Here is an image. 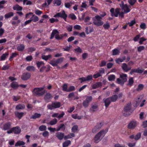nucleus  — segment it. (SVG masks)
Segmentation results:
<instances>
[{"label": "nucleus", "mask_w": 147, "mask_h": 147, "mask_svg": "<svg viewBox=\"0 0 147 147\" xmlns=\"http://www.w3.org/2000/svg\"><path fill=\"white\" fill-rule=\"evenodd\" d=\"M108 129H106L105 130H102L97 134L94 138V142L95 143H98L105 136L108 132Z\"/></svg>", "instance_id": "f257e3e1"}, {"label": "nucleus", "mask_w": 147, "mask_h": 147, "mask_svg": "<svg viewBox=\"0 0 147 147\" xmlns=\"http://www.w3.org/2000/svg\"><path fill=\"white\" fill-rule=\"evenodd\" d=\"M132 111L131 103L127 104L124 108L123 115L125 117L128 116L131 113Z\"/></svg>", "instance_id": "f03ea898"}, {"label": "nucleus", "mask_w": 147, "mask_h": 147, "mask_svg": "<svg viewBox=\"0 0 147 147\" xmlns=\"http://www.w3.org/2000/svg\"><path fill=\"white\" fill-rule=\"evenodd\" d=\"M127 75L126 74H121L120 76V78H118L117 79V82L118 84L122 85L124 83L127 81Z\"/></svg>", "instance_id": "7ed1b4c3"}, {"label": "nucleus", "mask_w": 147, "mask_h": 147, "mask_svg": "<svg viewBox=\"0 0 147 147\" xmlns=\"http://www.w3.org/2000/svg\"><path fill=\"white\" fill-rule=\"evenodd\" d=\"M61 106L60 102H53L51 104H49L47 105V107L48 109L52 110L55 109L59 108Z\"/></svg>", "instance_id": "20e7f679"}, {"label": "nucleus", "mask_w": 147, "mask_h": 147, "mask_svg": "<svg viewBox=\"0 0 147 147\" xmlns=\"http://www.w3.org/2000/svg\"><path fill=\"white\" fill-rule=\"evenodd\" d=\"M43 87L35 88H34L33 92L34 94L36 96H42L44 94V92L42 91L43 90Z\"/></svg>", "instance_id": "39448f33"}, {"label": "nucleus", "mask_w": 147, "mask_h": 147, "mask_svg": "<svg viewBox=\"0 0 147 147\" xmlns=\"http://www.w3.org/2000/svg\"><path fill=\"white\" fill-rule=\"evenodd\" d=\"M59 31L56 29L53 30L50 37V39H52L53 38L54 36H55V38L58 40H60V35L59 34Z\"/></svg>", "instance_id": "423d86ee"}, {"label": "nucleus", "mask_w": 147, "mask_h": 147, "mask_svg": "<svg viewBox=\"0 0 147 147\" xmlns=\"http://www.w3.org/2000/svg\"><path fill=\"white\" fill-rule=\"evenodd\" d=\"M51 68V67L49 65H47L46 66L44 65L40 68L39 71L41 73L47 72L50 71Z\"/></svg>", "instance_id": "0eeeda50"}, {"label": "nucleus", "mask_w": 147, "mask_h": 147, "mask_svg": "<svg viewBox=\"0 0 147 147\" xmlns=\"http://www.w3.org/2000/svg\"><path fill=\"white\" fill-rule=\"evenodd\" d=\"M53 17L55 18L61 17L63 18H66L67 17V15L65 13L64 10H62L55 15Z\"/></svg>", "instance_id": "6e6552de"}, {"label": "nucleus", "mask_w": 147, "mask_h": 147, "mask_svg": "<svg viewBox=\"0 0 147 147\" xmlns=\"http://www.w3.org/2000/svg\"><path fill=\"white\" fill-rule=\"evenodd\" d=\"M119 9L117 8L115 11L114 9L112 8L110 10V12L111 13V16L113 17H117L118 16L119 13Z\"/></svg>", "instance_id": "1a4fd4ad"}, {"label": "nucleus", "mask_w": 147, "mask_h": 147, "mask_svg": "<svg viewBox=\"0 0 147 147\" xmlns=\"http://www.w3.org/2000/svg\"><path fill=\"white\" fill-rule=\"evenodd\" d=\"M138 122L136 121H131L128 124L127 128L129 129H134L137 126Z\"/></svg>", "instance_id": "9d476101"}, {"label": "nucleus", "mask_w": 147, "mask_h": 147, "mask_svg": "<svg viewBox=\"0 0 147 147\" xmlns=\"http://www.w3.org/2000/svg\"><path fill=\"white\" fill-rule=\"evenodd\" d=\"M103 125L102 122L97 123L96 125L94 127L92 130L93 133H96L97 131L99 130Z\"/></svg>", "instance_id": "9b49d317"}, {"label": "nucleus", "mask_w": 147, "mask_h": 147, "mask_svg": "<svg viewBox=\"0 0 147 147\" xmlns=\"http://www.w3.org/2000/svg\"><path fill=\"white\" fill-rule=\"evenodd\" d=\"M31 76V74L29 72L23 73L21 76V79L25 81L28 80Z\"/></svg>", "instance_id": "f8f14e48"}, {"label": "nucleus", "mask_w": 147, "mask_h": 147, "mask_svg": "<svg viewBox=\"0 0 147 147\" xmlns=\"http://www.w3.org/2000/svg\"><path fill=\"white\" fill-rule=\"evenodd\" d=\"M144 70V69H140V68L138 67L136 69H131L130 72V74L131 75H132L134 73L142 74Z\"/></svg>", "instance_id": "ddd939ff"}, {"label": "nucleus", "mask_w": 147, "mask_h": 147, "mask_svg": "<svg viewBox=\"0 0 147 147\" xmlns=\"http://www.w3.org/2000/svg\"><path fill=\"white\" fill-rule=\"evenodd\" d=\"M93 23L95 25L97 26L102 25L103 24V22L101 21V19H93Z\"/></svg>", "instance_id": "4468645a"}, {"label": "nucleus", "mask_w": 147, "mask_h": 147, "mask_svg": "<svg viewBox=\"0 0 147 147\" xmlns=\"http://www.w3.org/2000/svg\"><path fill=\"white\" fill-rule=\"evenodd\" d=\"M11 124V122L9 121L5 123L3 125V129L4 131L8 130L10 128Z\"/></svg>", "instance_id": "2eb2a0df"}, {"label": "nucleus", "mask_w": 147, "mask_h": 147, "mask_svg": "<svg viewBox=\"0 0 147 147\" xmlns=\"http://www.w3.org/2000/svg\"><path fill=\"white\" fill-rule=\"evenodd\" d=\"M121 67L125 72H127L131 69V67H128L126 63H123Z\"/></svg>", "instance_id": "dca6fc26"}, {"label": "nucleus", "mask_w": 147, "mask_h": 147, "mask_svg": "<svg viewBox=\"0 0 147 147\" xmlns=\"http://www.w3.org/2000/svg\"><path fill=\"white\" fill-rule=\"evenodd\" d=\"M26 18H38L37 16H35L33 13L31 12H30L26 14Z\"/></svg>", "instance_id": "f3484780"}, {"label": "nucleus", "mask_w": 147, "mask_h": 147, "mask_svg": "<svg viewBox=\"0 0 147 147\" xmlns=\"http://www.w3.org/2000/svg\"><path fill=\"white\" fill-rule=\"evenodd\" d=\"M10 86L14 90L17 89L19 87L18 83L16 82L13 81L10 84Z\"/></svg>", "instance_id": "a211bd4d"}, {"label": "nucleus", "mask_w": 147, "mask_h": 147, "mask_svg": "<svg viewBox=\"0 0 147 147\" xmlns=\"http://www.w3.org/2000/svg\"><path fill=\"white\" fill-rule=\"evenodd\" d=\"M105 104V106L106 108L108 107L110 105L111 101L109 97L105 99L104 98L103 100Z\"/></svg>", "instance_id": "6ab92c4d"}, {"label": "nucleus", "mask_w": 147, "mask_h": 147, "mask_svg": "<svg viewBox=\"0 0 147 147\" xmlns=\"http://www.w3.org/2000/svg\"><path fill=\"white\" fill-rule=\"evenodd\" d=\"M13 132L15 134H19L20 133L21 129L19 126H16L13 127Z\"/></svg>", "instance_id": "aec40b11"}, {"label": "nucleus", "mask_w": 147, "mask_h": 147, "mask_svg": "<svg viewBox=\"0 0 147 147\" xmlns=\"http://www.w3.org/2000/svg\"><path fill=\"white\" fill-rule=\"evenodd\" d=\"M56 136L59 140H62L64 138V134L62 132H58L56 134Z\"/></svg>", "instance_id": "412c9836"}, {"label": "nucleus", "mask_w": 147, "mask_h": 147, "mask_svg": "<svg viewBox=\"0 0 147 147\" xmlns=\"http://www.w3.org/2000/svg\"><path fill=\"white\" fill-rule=\"evenodd\" d=\"M41 114L40 113H36L31 117L30 118L31 119H39L40 118L41 116Z\"/></svg>", "instance_id": "4be33fe9"}, {"label": "nucleus", "mask_w": 147, "mask_h": 147, "mask_svg": "<svg viewBox=\"0 0 147 147\" xmlns=\"http://www.w3.org/2000/svg\"><path fill=\"white\" fill-rule=\"evenodd\" d=\"M102 85V83L101 82H97L92 85V88L93 89H96L97 88L101 87Z\"/></svg>", "instance_id": "5701e85b"}, {"label": "nucleus", "mask_w": 147, "mask_h": 147, "mask_svg": "<svg viewBox=\"0 0 147 147\" xmlns=\"http://www.w3.org/2000/svg\"><path fill=\"white\" fill-rule=\"evenodd\" d=\"M52 55H42L41 56V58L42 59L45 60L46 61H47L49 59H51L52 58Z\"/></svg>", "instance_id": "b1692460"}, {"label": "nucleus", "mask_w": 147, "mask_h": 147, "mask_svg": "<svg viewBox=\"0 0 147 147\" xmlns=\"http://www.w3.org/2000/svg\"><path fill=\"white\" fill-rule=\"evenodd\" d=\"M45 63L42 61H38L36 63V65L38 68L40 69V68L45 65Z\"/></svg>", "instance_id": "393cba45"}, {"label": "nucleus", "mask_w": 147, "mask_h": 147, "mask_svg": "<svg viewBox=\"0 0 147 147\" xmlns=\"http://www.w3.org/2000/svg\"><path fill=\"white\" fill-rule=\"evenodd\" d=\"M15 116L18 117L19 119H20L23 116L24 113L23 112H19L15 111L14 113Z\"/></svg>", "instance_id": "a878e982"}, {"label": "nucleus", "mask_w": 147, "mask_h": 147, "mask_svg": "<svg viewBox=\"0 0 147 147\" xmlns=\"http://www.w3.org/2000/svg\"><path fill=\"white\" fill-rule=\"evenodd\" d=\"M122 9L124 11L123 12L125 13H126L129 12L131 10L130 9L127 4H125L124 7Z\"/></svg>", "instance_id": "bb28decb"}, {"label": "nucleus", "mask_w": 147, "mask_h": 147, "mask_svg": "<svg viewBox=\"0 0 147 147\" xmlns=\"http://www.w3.org/2000/svg\"><path fill=\"white\" fill-rule=\"evenodd\" d=\"M111 102H115L117 100L118 96L116 94L113 95L109 97Z\"/></svg>", "instance_id": "cd10ccee"}, {"label": "nucleus", "mask_w": 147, "mask_h": 147, "mask_svg": "<svg viewBox=\"0 0 147 147\" xmlns=\"http://www.w3.org/2000/svg\"><path fill=\"white\" fill-rule=\"evenodd\" d=\"M25 107V105L24 104H20L17 105L16 107V109L17 110L23 109Z\"/></svg>", "instance_id": "c85d7f7f"}, {"label": "nucleus", "mask_w": 147, "mask_h": 147, "mask_svg": "<svg viewBox=\"0 0 147 147\" xmlns=\"http://www.w3.org/2000/svg\"><path fill=\"white\" fill-rule=\"evenodd\" d=\"M25 48L24 45L22 44H20L17 47V50L19 51H23Z\"/></svg>", "instance_id": "c756f323"}, {"label": "nucleus", "mask_w": 147, "mask_h": 147, "mask_svg": "<svg viewBox=\"0 0 147 147\" xmlns=\"http://www.w3.org/2000/svg\"><path fill=\"white\" fill-rule=\"evenodd\" d=\"M25 144V143L23 141L20 140L18 141L15 144V146L17 147L20 146H21L24 145Z\"/></svg>", "instance_id": "7c9ffc66"}, {"label": "nucleus", "mask_w": 147, "mask_h": 147, "mask_svg": "<svg viewBox=\"0 0 147 147\" xmlns=\"http://www.w3.org/2000/svg\"><path fill=\"white\" fill-rule=\"evenodd\" d=\"M112 52V55L113 56L118 55L120 53L119 50L117 49H115L113 50Z\"/></svg>", "instance_id": "2f4dec72"}, {"label": "nucleus", "mask_w": 147, "mask_h": 147, "mask_svg": "<svg viewBox=\"0 0 147 147\" xmlns=\"http://www.w3.org/2000/svg\"><path fill=\"white\" fill-rule=\"evenodd\" d=\"M71 144L70 140H67L63 143V147H67Z\"/></svg>", "instance_id": "473e14b6"}, {"label": "nucleus", "mask_w": 147, "mask_h": 147, "mask_svg": "<svg viewBox=\"0 0 147 147\" xmlns=\"http://www.w3.org/2000/svg\"><path fill=\"white\" fill-rule=\"evenodd\" d=\"M36 68L33 66H28L26 68V70L28 71H34L35 70Z\"/></svg>", "instance_id": "72a5a7b5"}, {"label": "nucleus", "mask_w": 147, "mask_h": 147, "mask_svg": "<svg viewBox=\"0 0 147 147\" xmlns=\"http://www.w3.org/2000/svg\"><path fill=\"white\" fill-rule=\"evenodd\" d=\"M134 83V80L133 78H130L128 80V83L127 84V85L130 86H132Z\"/></svg>", "instance_id": "f704fd0d"}, {"label": "nucleus", "mask_w": 147, "mask_h": 147, "mask_svg": "<svg viewBox=\"0 0 147 147\" xmlns=\"http://www.w3.org/2000/svg\"><path fill=\"white\" fill-rule=\"evenodd\" d=\"M18 55V54L16 52L12 53L10 57L9 60L10 61H12L13 59L16 57Z\"/></svg>", "instance_id": "c9c22d12"}, {"label": "nucleus", "mask_w": 147, "mask_h": 147, "mask_svg": "<svg viewBox=\"0 0 147 147\" xmlns=\"http://www.w3.org/2000/svg\"><path fill=\"white\" fill-rule=\"evenodd\" d=\"M13 9L17 11H21L22 9V7L18 5H16L13 7Z\"/></svg>", "instance_id": "e433bc0d"}, {"label": "nucleus", "mask_w": 147, "mask_h": 147, "mask_svg": "<svg viewBox=\"0 0 147 147\" xmlns=\"http://www.w3.org/2000/svg\"><path fill=\"white\" fill-rule=\"evenodd\" d=\"M49 63L53 67L56 66H57L58 64L56 60L55 61L54 60H52L50 61V62Z\"/></svg>", "instance_id": "4c0bfd02"}, {"label": "nucleus", "mask_w": 147, "mask_h": 147, "mask_svg": "<svg viewBox=\"0 0 147 147\" xmlns=\"http://www.w3.org/2000/svg\"><path fill=\"white\" fill-rule=\"evenodd\" d=\"M13 15V13L12 12H10L6 14L5 15V18H11V16Z\"/></svg>", "instance_id": "58836bf2"}, {"label": "nucleus", "mask_w": 147, "mask_h": 147, "mask_svg": "<svg viewBox=\"0 0 147 147\" xmlns=\"http://www.w3.org/2000/svg\"><path fill=\"white\" fill-rule=\"evenodd\" d=\"M9 55L8 53H5L3 54L1 57V60L3 61L5 60L6 57Z\"/></svg>", "instance_id": "ea45409f"}, {"label": "nucleus", "mask_w": 147, "mask_h": 147, "mask_svg": "<svg viewBox=\"0 0 147 147\" xmlns=\"http://www.w3.org/2000/svg\"><path fill=\"white\" fill-rule=\"evenodd\" d=\"M144 86L143 84H140L138 85V87L136 89V90L138 91H141L143 88Z\"/></svg>", "instance_id": "a19ab883"}, {"label": "nucleus", "mask_w": 147, "mask_h": 147, "mask_svg": "<svg viewBox=\"0 0 147 147\" xmlns=\"http://www.w3.org/2000/svg\"><path fill=\"white\" fill-rule=\"evenodd\" d=\"M141 133L139 132L136 134L135 136L134 139L135 140L137 141L139 140L141 137Z\"/></svg>", "instance_id": "79ce46f5"}, {"label": "nucleus", "mask_w": 147, "mask_h": 147, "mask_svg": "<svg viewBox=\"0 0 147 147\" xmlns=\"http://www.w3.org/2000/svg\"><path fill=\"white\" fill-rule=\"evenodd\" d=\"M115 78V77L114 75H111L108 77V79L109 81H114Z\"/></svg>", "instance_id": "37998d69"}, {"label": "nucleus", "mask_w": 147, "mask_h": 147, "mask_svg": "<svg viewBox=\"0 0 147 147\" xmlns=\"http://www.w3.org/2000/svg\"><path fill=\"white\" fill-rule=\"evenodd\" d=\"M103 27L105 30H108L110 27V24L107 22L106 23L104 24Z\"/></svg>", "instance_id": "c03bdc74"}, {"label": "nucleus", "mask_w": 147, "mask_h": 147, "mask_svg": "<svg viewBox=\"0 0 147 147\" xmlns=\"http://www.w3.org/2000/svg\"><path fill=\"white\" fill-rule=\"evenodd\" d=\"M57 122V119L55 118L51 121L49 124L51 125H55Z\"/></svg>", "instance_id": "a18cd8bd"}, {"label": "nucleus", "mask_w": 147, "mask_h": 147, "mask_svg": "<svg viewBox=\"0 0 147 147\" xmlns=\"http://www.w3.org/2000/svg\"><path fill=\"white\" fill-rule=\"evenodd\" d=\"M98 108V106L96 105L95 104V105H93L90 108V111L91 112H94L96 111V109Z\"/></svg>", "instance_id": "49530a36"}, {"label": "nucleus", "mask_w": 147, "mask_h": 147, "mask_svg": "<svg viewBox=\"0 0 147 147\" xmlns=\"http://www.w3.org/2000/svg\"><path fill=\"white\" fill-rule=\"evenodd\" d=\"M39 129L41 131H45L47 129V127L45 125H41L39 127Z\"/></svg>", "instance_id": "de8ad7c7"}, {"label": "nucleus", "mask_w": 147, "mask_h": 147, "mask_svg": "<svg viewBox=\"0 0 147 147\" xmlns=\"http://www.w3.org/2000/svg\"><path fill=\"white\" fill-rule=\"evenodd\" d=\"M92 100V97L91 96H87L85 100L89 103Z\"/></svg>", "instance_id": "09e8293b"}, {"label": "nucleus", "mask_w": 147, "mask_h": 147, "mask_svg": "<svg viewBox=\"0 0 147 147\" xmlns=\"http://www.w3.org/2000/svg\"><path fill=\"white\" fill-rule=\"evenodd\" d=\"M51 97V95L50 93H47L45 96L44 99L45 100H48Z\"/></svg>", "instance_id": "8fccbe9b"}, {"label": "nucleus", "mask_w": 147, "mask_h": 147, "mask_svg": "<svg viewBox=\"0 0 147 147\" xmlns=\"http://www.w3.org/2000/svg\"><path fill=\"white\" fill-rule=\"evenodd\" d=\"M78 126L77 125H74L71 128V131L74 133L76 132L78 130Z\"/></svg>", "instance_id": "3c124183"}, {"label": "nucleus", "mask_w": 147, "mask_h": 147, "mask_svg": "<svg viewBox=\"0 0 147 147\" xmlns=\"http://www.w3.org/2000/svg\"><path fill=\"white\" fill-rule=\"evenodd\" d=\"M74 51L76 53H80L82 52V49L79 47H78L77 48L74 49Z\"/></svg>", "instance_id": "603ef678"}, {"label": "nucleus", "mask_w": 147, "mask_h": 147, "mask_svg": "<svg viewBox=\"0 0 147 147\" xmlns=\"http://www.w3.org/2000/svg\"><path fill=\"white\" fill-rule=\"evenodd\" d=\"M75 90V88L74 86H70L68 89L67 92H70L74 91Z\"/></svg>", "instance_id": "864d4df0"}, {"label": "nucleus", "mask_w": 147, "mask_h": 147, "mask_svg": "<svg viewBox=\"0 0 147 147\" xmlns=\"http://www.w3.org/2000/svg\"><path fill=\"white\" fill-rule=\"evenodd\" d=\"M61 3V0H54V4H56L57 6L60 5Z\"/></svg>", "instance_id": "5fc2aeb1"}, {"label": "nucleus", "mask_w": 147, "mask_h": 147, "mask_svg": "<svg viewBox=\"0 0 147 147\" xmlns=\"http://www.w3.org/2000/svg\"><path fill=\"white\" fill-rule=\"evenodd\" d=\"M7 1L5 0H2L0 1V9H1L4 8V5H3L6 3Z\"/></svg>", "instance_id": "6e6d98bb"}, {"label": "nucleus", "mask_w": 147, "mask_h": 147, "mask_svg": "<svg viewBox=\"0 0 147 147\" xmlns=\"http://www.w3.org/2000/svg\"><path fill=\"white\" fill-rule=\"evenodd\" d=\"M15 20H18V19H15ZM16 20L13 21L12 22V24L13 25H16L18 26V24L20 22V20Z\"/></svg>", "instance_id": "4d7b16f0"}, {"label": "nucleus", "mask_w": 147, "mask_h": 147, "mask_svg": "<svg viewBox=\"0 0 147 147\" xmlns=\"http://www.w3.org/2000/svg\"><path fill=\"white\" fill-rule=\"evenodd\" d=\"M145 48L144 46H141L137 48V50L138 52H141L142 51L145 49Z\"/></svg>", "instance_id": "13d9d810"}, {"label": "nucleus", "mask_w": 147, "mask_h": 147, "mask_svg": "<svg viewBox=\"0 0 147 147\" xmlns=\"http://www.w3.org/2000/svg\"><path fill=\"white\" fill-rule=\"evenodd\" d=\"M63 90V91L67 92V84H64L62 86Z\"/></svg>", "instance_id": "bf43d9fd"}, {"label": "nucleus", "mask_w": 147, "mask_h": 147, "mask_svg": "<svg viewBox=\"0 0 147 147\" xmlns=\"http://www.w3.org/2000/svg\"><path fill=\"white\" fill-rule=\"evenodd\" d=\"M115 61L117 63L119 64L123 62V61L121 58H119L116 59Z\"/></svg>", "instance_id": "052dcab7"}, {"label": "nucleus", "mask_w": 147, "mask_h": 147, "mask_svg": "<svg viewBox=\"0 0 147 147\" xmlns=\"http://www.w3.org/2000/svg\"><path fill=\"white\" fill-rule=\"evenodd\" d=\"M140 34H138L136 35L134 38H133V40L135 42H137L138 41L139 39L140 38Z\"/></svg>", "instance_id": "680f3d73"}, {"label": "nucleus", "mask_w": 147, "mask_h": 147, "mask_svg": "<svg viewBox=\"0 0 147 147\" xmlns=\"http://www.w3.org/2000/svg\"><path fill=\"white\" fill-rule=\"evenodd\" d=\"M82 104L83 106L84 107L86 108L88 106L89 103L87 102V101H86L85 100L83 101Z\"/></svg>", "instance_id": "e2e57ef3"}, {"label": "nucleus", "mask_w": 147, "mask_h": 147, "mask_svg": "<svg viewBox=\"0 0 147 147\" xmlns=\"http://www.w3.org/2000/svg\"><path fill=\"white\" fill-rule=\"evenodd\" d=\"M140 27L143 30H145L146 28V25L144 23H141L140 25Z\"/></svg>", "instance_id": "0e129e2a"}, {"label": "nucleus", "mask_w": 147, "mask_h": 147, "mask_svg": "<svg viewBox=\"0 0 147 147\" xmlns=\"http://www.w3.org/2000/svg\"><path fill=\"white\" fill-rule=\"evenodd\" d=\"M140 40L139 42V43L140 45L143 44V42L146 40V39L143 37L140 38Z\"/></svg>", "instance_id": "69168bd1"}, {"label": "nucleus", "mask_w": 147, "mask_h": 147, "mask_svg": "<svg viewBox=\"0 0 147 147\" xmlns=\"http://www.w3.org/2000/svg\"><path fill=\"white\" fill-rule=\"evenodd\" d=\"M102 76V75L100 74L98 72L96 74H94L93 76V77L94 78H97L99 77H100Z\"/></svg>", "instance_id": "338daca9"}, {"label": "nucleus", "mask_w": 147, "mask_h": 147, "mask_svg": "<svg viewBox=\"0 0 147 147\" xmlns=\"http://www.w3.org/2000/svg\"><path fill=\"white\" fill-rule=\"evenodd\" d=\"M20 98V96H13V100L15 101H17L19 100Z\"/></svg>", "instance_id": "774afa93"}]
</instances>
